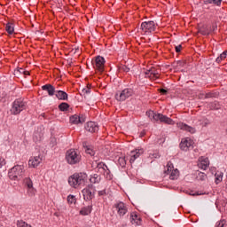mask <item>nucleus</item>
I'll use <instances>...</instances> for the list:
<instances>
[{
  "label": "nucleus",
  "mask_w": 227,
  "mask_h": 227,
  "mask_svg": "<svg viewBox=\"0 0 227 227\" xmlns=\"http://www.w3.org/2000/svg\"><path fill=\"white\" fill-rule=\"evenodd\" d=\"M177 128L181 130H185L186 132H190V134H196V129L191 127L184 122H177Z\"/></svg>",
  "instance_id": "dca6fc26"
},
{
  "label": "nucleus",
  "mask_w": 227,
  "mask_h": 227,
  "mask_svg": "<svg viewBox=\"0 0 227 227\" xmlns=\"http://www.w3.org/2000/svg\"><path fill=\"white\" fill-rule=\"evenodd\" d=\"M90 181L91 184H98V182H100V176H98V174H94L90 176Z\"/></svg>",
  "instance_id": "bb28decb"
},
{
  "label": "nucleus",
  "mask_w": 227,
  "mask_h": 227,
  "mask_svg": "<svg viewBox=\"0 0 227 227\" xmlns=\"http://www.w3.org/2000/svg\"><path fill=\"white\" fill-rule=\"evenodd\" d=\"M145 77L151 81H157L160 77V70L155 67H151L149 70L145 71Z\"/></svg>",
  "instance_id": "ddd939ff"
},
{
  "label": "nucleus",
  "mask_w": 227,
  "mask_h": 227,
  "mask_svg": "<svg viewBox=\"0 0 227 227\" xmlns=\"http://www.w3.org/2000/svg\"><path fill=\"white\" fill-rule=\"evenodd\" d=\"M42 90L43 91H47L50 97H53V95H55L56 93V88H54V86H52L51 84H45L42 86Z\"/></svg>",
  "instance_id": "412c9836"
},
{
  "label": "nucleus",
  "mask_w": 227,
  "mask_h": 227,
  "mask_svg": "<svg viewBox=\"0 0 227 227\" xmlns=\"http://www.w3.org/2000/svg\"><path fill=\"white\" fill-rule=\"evenodd\" d=\"M156 27L154 21H144L140 26V29H142L143 33H153Z\"/></svg>",
  "instance_id": "f8f14e48"
},
{
  "label": "nucleus",
  "mask_w": 227,
  "mask_h": 227,
  "mask_svg": "<svg viewBox=\"0 0 227 227\" xmlns=\"http://www.w3.org/2000/svg\"><path fill=\"white\" fill-rule=\"evenodd\" d=\"M199 121H200V125H202V127H207V125H210V121H208L206 118H202Z\"/></svg>",
  "instance_id": "473e14b6"
},
{
  "label": "nucleus",
  "mask_w": 227,
  "mask_h": 227,
  "mask_svg": "<svg viewBox=\"0 0 227 227\" xmlns=\"http://www.w3.org/2000/svg\"><path fill=\"white\" fill-rule=\"evenodd\" d=\"M3 166H6V160H4L3 157H0V169L3 168Z\"/></svg>",
  "instance_id": "37998d69"
},
{
  "label": "nucleus",
  "mask_w": 227,
  "mask_h": 227,
  "mask_svg": "<svg viewBox=\"0 0 227 227\" xmlns=\"http://www.w3.org/2000/svg\"><path fill=\"white\" fill-rule=\"evenodd\" d=\"M42 158L40 156L32 157L28 160V166L29 168H37V166H40Z\"/></svg>",
  "instance_id": "6ab92c4d"
},
{
  "label": "nucleus",
  "mask_w": 227,
  "mask_h": 227,
  "mask_svg": "<svg viewBox=\"0 0 227 227\" xmlns=\"http://www.w3.org/2000/svg\"><path fill=\"white\" fill-rule=\"evenodd\" d=\"M118 162H119L120 166H121V168H125V166L127 164V160H125V157H120L118 160Z\"/></svg>",
  "instance_id": "f704fd0d"
},
{
  "label": "nucleus",
  "mask_w": 227,
  "mask_h": 227,
  "mask_svg": "<svg viewBox=\"0 0 227 227\" xmlns=\"http://www.w3.org/2000/svg\"><path fill=\"white\" fill-rule=\"evenodd\" d=\"M198 166L200 169H203L205 171L208 168V166H210V161L208 160V158L200 157Z\"/></svg>",
  "instance_id": "aec40b11"
},
{
  "label": "nucleus",
  "mask_w": 227,
  "mask_h": 227,
  "mask_svg": "<svg viewBox=\"0 0 227 227\" xmlns=\"http://www.w3.org/2000/svg\"><path fill=\"white\" fill-rule=\"evenodd\" d=\"M143 153H145V149L144 148H137L134 151H131L130 153H129V156H130L129 162H130V164L135 162L137 159H139V157H141V155H143Z\"/></svg>",
  "instance_id": "2eb2a0df"
},
{
  "label": "nucleus",
  "mask_w": 227,
  "mask_h": 227,
  "mask_svg": "<svg viewBox=\"0 0 227 227\" xmlns=\"http://www.w3.org/2000/svg\"><path fill=\"white\" fill-rule=\"evenodd\" d=\"M215 227H227L226 220H220L216 223Z\"/></svg>",
  "instance_id": "c9c22d12"
},
{
  "label": "nucleus",
  "mask_w": 227,
  "mask_h": 227,
  "mask_svg": "<svg viewBox=\"0 0 227 227\" xmlns=\"http://www.w3.org/2000/svg\"><path fill=\"white\" fill-rule=\"evenodd\" d=\"M182 51V45L176 46V52H180Z\"/></svg>",
  "instance_id": "c03bdc74"
},
{
  "label": "nucleus",
  "mask_w": 227,
  "mask_h": 227,
  "mask_svg": "<svg viewBox=\"0 0 227 227\" xmlns=\"http://www.w3.org/2000/svg\"><path fill=\"white\" fill-rule=\"evenodd\" d=\"M141 136H145V133H142Z\"/></svg>",
  "instance_id": "6e6d98bb"
},
{
  "label": "nucleus",
  "mask_w": 227,
  "mask_h": 227,
  "mask_svg": "<svg viewBox=\"0 0 227 227\" xmlns=\"http://www.w3.org/2000/svg\"><path fill=\"white\" fill-rule=\"evenodd\" d=\"M20 72H24V69L20 68Z\"/></svg>",
  "instance_id": "864d4df0"
},
{
  "label": "nucleus",
  "mask_w": 227,
  "mask_h": 227,
  "mask_svg": "<svg viewBox=\"0 0 227 227\" xmlns=\"http://www.w3.org/2000/svg\"><path fill=\"white\" fill-rule=\"evenodd\" d=\"M86 119L82 115L79 116L74 114L70 117V123H72V125H79V123H84Z\"/></svg>",
  "instance_id": "f3484780"
},
{
  "label": "nucleus",
  "mask_w": 227,
  "mask_h": 227,
  "mask_svg": "<svg viewBox=\"0 0 227 227\" xmlns=\"http://www.w3.org/2000/svg\"><path fill=\"white\" fill-rule=\"evenodd\" d=\"M192 146H194V141L190 137L183 138L180 143V148L184 152H187V150H189V148H192Z\"/></svg>",
  "instance_id": "4468645a"
},
{
  "label": "nucleus",
  "mask_w": 227,
  "mask_h": 227,
  "mask_svg": "<svg viewBox=\"0 0 227 227\" xmlns=\"http://www.w3.org/2000/svg\"><path fill=\"white\" fill-rule=\"evenodd\" d=\"M132 95H134V90L132 89H124L116 93L115 98L118 102H125V100L129 98V97H132Z\"/></svg>",
  "instance_id": "0eeeda50"
},
{
  "label": "nucleus",
  "mask_w": 227,
  "mask_h": 227,
  "mask_svg": "<svg viewBox=\"0 0 227 227\" xmlns=\"http://www.w3.org/2000/svg\"><path fill=\"white\" fill-rule=\"evenodd\" d=\"M91 210H93L92 207L87 206L80 210V214L81 215H90V214H91Z\"/></svg>",
  "instance_id": "b1692460"
},
{
  "label": "nucleus",
  "mask_w": 227,
  "mask_h": 227,
  "mask_svg": "<svg viewBox=\"0 0 227 227\" xmlns=\"http://www.w3.org/2000/svg\"><path fill=\"white\" fill-rule=\"evenodd\" d=\"M122 70H123V72H130V68H129L127 66H123L122 67Z\"/></svg>",
  "instance_id": "a18cd8bd"
},
{
  "label": "nucleus",
  "mask_w": 227,
  "mask_h": 227,
  "mask_svg": "<svg viewBox=\"0 0 227 227\" xmlns=\"http://www.w3.org/2000/svg\"><path fill=\"white\" fill-rule=\"evenodd\" d=\"M130 222L132 224H141V217H139V215H137V214L136 213H131L130 214Z\"/></svg>",
  "instance_id": "5701e85b"
},
{
  "label": "nucleus",
  "mask_w": 227,
  "mask_h": 227,
  "mask_svg": "<svg viewBox=\"0 0 227 227\" xmlns=\"http://www.w3.org/2000/svg\"><path fill=\"white\" fill-rule=\"evenodd\" d=\"M104 194H106V191L105 190L98 192V195L99 196H104Z\"/></svg>",
  "instance_id": "de8ad7c7"
},
{
  "label": "nucleus",
  "mask_w": 227,
  "mask_h": 227,
  "mask_svg": "<svg viewBox=\"0 0 227 227\" xmlns=\"http://www.w3.org/2000/svg\"><path fill=\"white\" fill-rule=\"evenodd\" d=\"M24 184H25V185H27V187H32L33 186V181L29 177H27V178L24 179Z\"/></svg>",
  "instance_id": "58836bf2"
},
{
  "label": "nucleus",
  "mask_w": 227,
  "mask_h": 227,
  "mask_svg": "<svg viewBox=\"0 0 227 227\" xmlns=\"http://www.w3.org/2000/svg\"><path fill=\"white\" fill-rule=\"evenodd\" d=\"M24 75H29V71H23Z\"/></svg>",
  "instance_id": "603ef678"
},
{
  "label": "nucleus",
  "mask_w": 227,
  "mask_h": 227,
  "mask_svg": "<svg viewBox=\"0 0 227 227\" xmlns=\"http://www.w3.org/2000/svg\"><path fill=\"white\" fill-rule=\"evenodd\" d=\"M67 200L69 205H75V203H77V199L74 195H68Z\"/></svg>",
  "instance_id": "cd10ccee"
},
{
  "label": "nucleus",
  "mask_w": 227,
  "mask_h": 227,
  "mask_svg": "<svg viewBox=\"0 0 227 227\" xmlns=\"http://www.w3.org/2000/svg\"><path fill=\"white\" fill-rule=\"evenodd\" d=\"M69 107H70V105H68V103H61L59 106V109H60L61 111H68Z\"/></svg>",
  "instance_id": "2f4dec72"
},
{
  "label": "nucleus",
  "mask_w": 227,
  "mask_h": 227,
  "mask_svg": "<svg viewBox=\"0 0 227 227\" xmlns=\"http://www.w3.org/2000/svg\"><path fill=\"white\" fill-rule=\"evenodd\" d=\"M164 173L168 176L170 180H178V177L180 176V171H178L177 168H175L171 161L168 162Z\"/></svg>",
  "instance_id": "423d86ee"
},
{
  "label": "nucleus",
  "mask_w": 227,
  "mask_h": 227,
  "mask_svg": "<svg viewBox=\"0 0 227 227\" xmlns=\"http://www.w3.org/2000/svg\"><path fill=\"white\" fill-rule=\"evenodd\" d=\"M197 178L198 180H207V175L203 172H199L198 175H197Z\"/></svg>",
  "instance_id": "4c0bfd02"
},
{
  "label": "nucleus",
  "mask_w": 227,
  "mask_h": 227,
  "mask_svg": "<svg viewBox=\"0 0 227 227\" xmlns=\"http://www.w3.org/2000/svg\"><path fill=\"white\" fill-rule=\"evenodd\" d=\"M207 4H215L216 6H221V3H223V0H206Z\"/></svg>",
  "instance_id": "7c9ffc66"
},
{
  "label": "nucleus",
  "mask_w": 227,
  "mask_h": 227,
  "mask_svg": "<svg viewBox=\"0 0 227 227\" xmlns=\"http://www.w3.org/2000/svg\"><path fill=\"white\" fill-rule=\"evenodd\" d=\"M209 107H210V109L217 111L218 109H221V105L219 104V102L215 101V102L209 104Z\"/></svg>",
  "instance_id": "c85d7f7f"
},
{
  "label": "nucleus",
  "mask_w": 227,
  "mask_h": 227,
  "mask_svg": "<svg viewBox=\"0 0 227 227\" xmlns=\"http://www.w3.org/2000/svg\"><path fill=\"white\" fill-rule=\"evenodd\" d=\"M202 35H207L205 32H202Z\"/></svg>",
  "instance_id": "5fc2aeb1"
},
{
  "label": "nucleus",
  "mask_w": 227,
  "mask_h": 227,
  "mask_svg": "<svg viewBox=\"0 0 227 227\" xmlns=\"http://www.w3.org/2000/svg\"><path fill=\"white\" fill-rule=\"evenodd\" d=\"M42 139V135H38V133H35L34 135V141H41Z\"/></svg>",
  "instance_id": "79ce46f5"
},
{
  "label": "nucleus",
  "mask_w": 227,
  "mask_h": 227,
  "mask_svg": "<svg viewBox=\"0 0 227 227\" xmlns=\"http://www.w3.org/2000/svg\"><path fill=\"white\" fill-rule=\"evenodd\" d=\"M95 186H93L92 184H89L82 191V194L85 201H90V200H93V198H95Z\"/></svg>",
  "instance_id": "6e6552de"
},
{
  "label": "nucleus",
  "mask_w": 227,
  "mask_h": 227,
  "mask_svg": "<svg viewBox=\"0 0 227 227\" xmlns=\"http://www.w3.org/2000/svg\"><path fill=\"white\" fill-rule=\"evenodd\" d=\"M212 29H213V31H215V29H217V26L213 25V26H212Z\"/></svg>",
  "instance_id": "3c124183"
},
{
  "label": "nucleus",
  "mask_w": 227,
  "mask_h": 227,
  "mask_svg": "<svg viewBox=\"0 0 227 227\" xmlns=\"http://www.w3.org/2000/svg\"><path fill=\"white\" fill-rule=\"evenodd\" d=\"M88 176L84 173H75L68 178V184L74 189H79L81 185L86 184Z\"/></svg>",
  "instance_id": "f257e3e1"
},
{
  "label": "nucleus",
  "mask_w": 227,
  "mask_h": 227,
  "mask_svg": "<svg viewBox=\"0 0 227 227\" xmlns=\"http://www.w3.org/2000/svg\"><path fill=\"white\" fill-rule=\"evenodd\" d=\"M26 107H27V104L24 101V99L18 98L12 102L10 113L11 114L17 116L22 113V111H25Z\"/></svg>",
  "instance_id": "20e7f679"
},
{
  "label": "nucleus",
  "mask_w": 227,
  "mask_h": 227,
  "mask_svg": "<svg viewBox=\"0 0 227 227\" xmlns=\"http://www.w3.org/2000/svg\"><path fill=\"white\" fill-rule=\"evenodd\" d=\"M224 174H223V172L221 171H217L215 174V184H221L223 182V176Z\"/></svg>",
  "instance_id": "a878e982"
},
{
  "label": "nucleus",
  "mask_w": 227,
  "mask_h": 227,
  "mask_svg": "<svg viewBox=\"0 0 227 227\" xmlns=\"http://www.w3.org/2000/svg\"><path fill=\"white\" fill-rule=\"evenodd\" d=\"M92 65L98 72H103L106 67V59L102 56H98L94 60H92Z\"/></svg>",
  "instance_id": "9d476101"
},
{
  "label": "nucleus",
  "mask_w": 227,
  "mask_h": 227,
  "mask_svg": "<svg viewBox=\"0 0 227 227\" xmlns=\"http://www.w3.org/2000/svg\"><path fill=\"white\" fill-rule=\"evenodd\" d=\"M25 171L24 165H16L12 167L8 173L10 180L17 182H19V180H22Z\"/></svg>",
  "instance_id": "7ed1b4c3"
},
{
  "label": "nucleus",
  "mask_w": 227,
  "mask_h": 227,
  "mask_svg": "<svg viewBox=\"0 0 227 227\" xmlns=\"http://www.w3.org/2000/svg\"><path fill=\"white\" fill-rule=\"evenodd\" d=\"M226 57H227V51L220 54V56L216 59V63H221V61H223V59H226Z\"/></svg>",
  "instance_id": "c756f323"
},
{
  "label": "nucleus",
  "mask_w": 227,
  "mask_h": 227,
  "mask_svg": "<svg viewBox=\"0 0 227 227\" xmlns=\"http://www.w3.org/2000/svg\"><path fill=\"white\" fill-rule=\"evenodd\" d=\"M82 93H83V95H88L89 93H91V89L87 86L86 88L82 89Z\"/></svg>",
  "instance_id": "a19ab883"
},
{
  "label": "nucleus",
  "mask_w": 227,
  "mask_h": 227,
  "mask_svg": "<svg viewBox=\"0 0 227 227\" xmlns=\"http://www.w3.org/2000/svg\"><path fill=\"white\" fill-rule=\"evenodd\" d=\"M114 208H115V211L117 212L119 217H123L126 215L127 212H129V207H127V204L118 201L114 205Z\"/></svg>",
  "instance_id": "1a4fd4ad"
},
{
  "label": "nucleus",
  "mask_w": 227,
  "mask_h": 227,
  "mask_svg": "<svg viewBox=\"0 0 227 227\" xmlns=\"http://www.w3.org/2000/svg\"><path fill=\"white\" fill-rule=\"evenodd\" d=\"M5 31H7L9 35H13L15 32V27L13 26V23L8 22L5 25Z\"/></svg>",
  "instance_id": "393cba45"
},
{
  "label": "nucleus",
  "mask_w": 227,
  "mask_h": 227,
  "mask_svg": "<svg viewBox=\"0 0 227 227\" xmlns=\"http://www.w3.org/2000/svg\"><path fill=\"white\" fill-rule=\"evenodd\" d=\"M85 129L87 130V132H98V124H97V122L95 121H89L85 126Z\"/></svg>",
  "instance_id": "a211bd4d"
},
{
  "label": "nucleus",
  "mask_w": 227,
  "mask_h": 227,
  "mask_svg": "<svg viewBox=\"0 0 227 227\" xmlns=\"http://www.w3.org/2000/svg\"><path fill=\"white\" fill-rule=\"evenodd\" d=\"M27 192H28L29 196H35L36 190L33 186L27 187Z\"/></svg>",
  "instance_id": "ea45409f"
},
{
  "label": "nucleus",
  "mask_w": 227,
  "mask_h": 227,
  "mask_svg": "<svg viewBox=\"0 0 227 227\" xmlns=\"http://www.w3.org/2000/svg\"><path fill=\"white\" fill-rule=\"evenodd\" d=\"M66 160L68 164H79V162H81V153H79V151L70 149L66 153Z\"/></svg>",
  "instance_id": "39448f33"
},
{
  "label": "nucleus",
  "mask_w": 227,
  "mask_h": 227,
  "mask_svg": "<svg viewBox=\"0 0 227 227\" xmlns=\"http://www.w3.org/2000/svg\"><path fill=\"white\" fill-rule=\"evenodd\" d=\"M160 92L162 93V95H166V93H168V90H166L165 89H161L160 90Z\"/></svg>",
  "instance_id": "49530a36"
},
{
  "label": "nucleus",
  "mask_w": 227,
  "mask_h": 227,
  "mask_svg": "<svg viewBox=\"0 0 227 227\" xmlns=\"http://www.w3.org/2000/svg\"><path fill=\"white\" fill-rule=\"evenodd\" d=\"M148 118L152 120L153 121H160V123H166L167 125H174L175 121H172L171 118L162 114H157L153 111H149L146 113Z\"/></svg>",
  "instance_id": "f03ea898"
},
{
  "label": "nucleus",
  "mask_w": 227,
  "mask_h": 227,
  "mask_svg": "<svg viewBox=\"0 0 227 227\" xmlns=\"http://www.w3.org/2000/svg\"><path fill=\"white\" fill-rule=\"evenodd\" d=\"M85 152H86V153H88V155H90L91 157H93V155H95V151L93 149H91V147L86 146Z\"/></svg>",
  "instance_id": "e433bc0d"
},
{
  "label": "nucleus",
  "mask_w": 227,
  "mask_h": 227,
  "mask_svg": "<svg viewBox=\"0 0 227 227\" xmlns=\"http://www.w3.org/2000/svg\"><path fill=\"white\" fill-rule=\"evenodd\" d=\"M98 168L99 173H103L106 180H113V175L111 174V170H109V168H107V165H106V163H98Z\"/></svg>",
  "instance_id": "9b49d317"
},
{
  "label": "nucleus",
  "mask_w": 227,
  "mask_h": 227,
  "mask_svg": "<svg viewBox=\"0 0 227 227\" xmlns=\"http://www.w3.org/2000/svg\"><path fill=\"white\" fill-rule=\"evenodd\" d=\"M55 96L59 100H68V94L63 90H55Z\"/></svg>",
  "instance_id": "4be33fe9"
},
{
  "label": "nucleus",
  "mask_w": 227,
  "mask_h": 227,
  "mask_svg": "<svg viewBox=\"0 0 227 227\" xmlns=\"http://www.w3.org/2000/svg\"><path fill=\"white\" fill-rule=\"evenodd\" d=\"M206 98H212V93L206 94Z\"/></svg>",
  "instance_id": "09e8293b"
},
{
  "label": "nucleus",
  "mask_w": 227,
  "mask_h": 227,
  "mask_svg": "<svg viewBox=\"0 0 227 227\" xmlns=\"http://www.w3.org/2000/svg\"><path fill=\"white\" fill-rule=\"evenodd\" d=\"M16 225L18 227H27L29 225V223L24 222L23 220H18L16 223Z\"/></svg>",
  "instance_id": "72a5a7b5"
},
{
  "label": "nucleus",
  "mask_w": 227,
  "mask_h": 227,
  "mask_svg": "<svg viewBox=\"0 0 227 227\" xmlns=\"http://www.w3.org/2000/svg\"><path fill=\"white\" fill-rule=\"evenodd\" d=\"M153 157H154V159H159L160 155H159V153H155V154H153Z\"/></svg>",
  "instance_id": "8fccbe9b"
}]
</instances>
